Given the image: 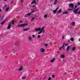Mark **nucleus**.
Listing matches in <instances>:
<instances>
[{"instance_id":"nucleus-9","label":"nucleus","mask_w":80,"mask_h":80,"mask_svg":"<svg viewBox=\"0 0 80 80\" xmlns=\"http://www.w3.org/2000/svg\"><path fill=\"white\" fill-rule=\"evenodd\" d=\"M23 66H20V68L18 69L19 71H22V70L23 69Z\"/></svg>"},{"instance_id":"nucleus-49","label":"nucleus","mask_w":80,"mask_h":80,"mask_svg":"<svg viewBox=\"0 0 80 80\" xmlns=\"http://www.w3.org/2000/svg\"><path fill=\"white\" fill-rule=\"evenodd\" d=\"M70 42V40H69V41H68V42Z\"/></svg>"},{"instance_id":"nucleus-27","label":"nucleus","mask_w":80,"mask_h":80,"mask_svg":"<svg viewBox=\"0 0 80 80\" xmlns=\"http://www.w3.org/2000/svg\"><path fill=\"white\" fill-rule=\"evenodd\" d=\"M44 17H45V18H47V15L45 14L44 15Z\"/></svg>"},{"instance_id":"nucleus-33","label":"nucleus","mask_w":80,"mask_h":80,"mask_svg":"<svg viewBox=\"0 0 80 80\" xmlns=\"http://www.w3.org/2000/svg\"><path fill=\"white\" fill-rule=\"evenodd\" d=\"M65 45V43H64L63 44V45H62V48H63V47H64V45Z\"/></svg>"},{"instance_id":"nucleus-28","label":"nucleus","mask_w":80,"mask_h":80,"mask_svg":"<svg viewBox=\"0 0 80 80\" xmlns=\"http://www.w3.org/2000/svg\"><path fill=\"white\" fill-rule=\"evenodd\" d=\"M67 75V73H64L63 74V76H65Z\"/></svg>"},{"instance_id":"nucleus-8","label":"nucleus","mask_w":80,"mask_h":80,"mask_svg":"<svg viewBox=\"0 0 80 80\" xmlns=\"http://www.w3.org/2000/svg\"><path fill=\"white\" fill-rule=\"evenodd\" d=\"M58 8H56V9L55 10H54L53 11V13H56V12H57V10H58Z\"/></svg>"},{"instance_id":"nucleus-43","label":"nucleus","mask_w":80,"mask_h":80,"mask_svg":"<svg viewBox=\"0 0 80 80\" xmlns=\"http://www.w3.org/2000/svg\"><path fill=\"white\" fill-rule=\"evenodd\" d=\"M32 37H35V36H34V35H32Z\"/></svg>"},{"instance_id":"nucleus-10","label":"nucleus","mask_w":80,"mask_h":80,"mask_svg":"<svg viewBox=\"0 0 80 80\" xmlns=\"http://www.w3.org/2000/svg\"><path fill=\"white\" fill-rule=\"evenodd\" d=\"M58 1V0H54V2L53 3L54 5H56L57 4V2Z\"/></svg>"},{"instance_id":"nucleus-16","label":"nucleus","mask_w":80,"mask_h":80,"mask_svg":"<svg viewBox=\"0 0 80 80\" xmlns=\"http://www.w3.org/2000/svg\"><path fill=\"white\" fill-rule=\"evenodd\" d=\"M27 77H26L23 76L22 77V80H25V79Z\"/></svg>"},{"instance_id":"nucleus-13","label":"nucleus","mask_w":80,"mask_h":80,"mask_svg":"<svg viewBox=\"0 0 80 80\" xmlns=\"http://www.w3.org/2000/svg\"><path fill=\"white\" fill-rule=\"evenodd\" d=\"M28 30H29V28L24 29H23V31H28Z\"/></svg>"},{"instance_id":"nucleus-34","label":"nucleus","mask_w":80,"mask_h":80,"mask_svg":"<svg viewBox=\"0 0 80 80\" xmlns=\"http://www.w3.org/2000/svg\"><path fill=\"white\" fill-rule=\"evenodd\" d=\"M51 80V77H49V78L48 79V80Z\"/></svg>"},{"instance_id":"nucleus-14","label":"nucleus","mask_w":80,"mask_h":80,"mask_svg":"<svg viewBox=\"0 0 80 80\" xmlns=\"http://www.w3.org/2000/svg\"><path fill=\"white\" fill-rule=\"evenodd\" d=\"M55 58H53L51 60V62H55Z\"/></svg>"},{"instance_id":"nucleus-37","label":"nucleus","mask_w":80,"mask_h":80,"mask_svg":"<svg viewBox=\"0 0 80 80\" xmlns=\"http://www.w3.org/2000/svg\"><path fill=\"white\" fill-rule=\"evenodd\" d=\"M48 44H45V46L46 47H47V46H48Z\"/></svg>"},{"instance_id":"nucleus-4","label":"nucleus","mask_w":80,"mask_h":80,"mask_svg":"<svg viewBox=\"0 0 80 80\" xmlns=\"http://www.w3.org/2000/svg\"><path fill=\"white\" fill-rule=\"evenodd\" d=\"M33 3L34 4H37V1H36V0H33L31 4V5H33Z\"/></svg>"},{"instance_id":"nucleus-5","label":"nucleus","mask_w":80,"mask_h":80,"mask_svg":"<svg viewBox=\"0 0 80 80\" xmlns=\"http://www.w3.org/2000/svg\"><path fill=\"white\" fill-rule=\"evenodd\" d=\"M40 52H41V53H44L45 52V49L43 48H41L40 49Z\"/></svg>"},{"instance_id":"nucleus-40","label":"nucleus","mask_w":80,"mask_h":80,"mask_svg":"<svg viewBox=\"0 0 80 80\" xmlns=\"http://www.w3.org/2000/svg\"><path fill=\"white\" fill-rule=\"evenodd\" d=\"M22 21L21 20L19 21V23H22Z\"/></svg>"},{"instance_id":"nucleus-31","label":"nucleus","mask_w":80,"mask_h":80,"mask_svg":"<svg viewBox=\"0 0 80 80\" xmlns=\"http://www.w3.org/2000/svg\"><path fill=\"white\" fill-rule=\"evenodd\" d=\"M75 8H76L77 7V4L75 5Z\"/></svg>"},{"instance_id":"nucleus-24","label":"nucleus","mask_w":80,"mask_h":80,"mask_svg":"<svg viewBox=\"0 0 80 80\" xmlns=\"http://www.w3.org/2000/svg\"><path fill=\"white\" fill-rule=\"evenodd\" d=\"M34 12H35V11H33V10H32L31 12V14H32V13H34Z\"/></svg>"},{"instance_id":"nucleus-11","label":"nucleus","mask_w":80,"mask_h":80,"mask_svg":"<svg viewBox=\"0 0 80 80\" xmlns=\"http://www.w3.org/2000/svg\"><path fill=\"white\" fill-rule=\"evenodd\" d=\"M28 40H32V38L31 36H29L28 38Z\"/></svg>"},{"instance_id":"nucleus-19","label":"nucleus","mask_w":80,"mask_h":80,"mask_svg":"<svg viewBox=\"0 0 80 80\" xmlns=\"http://www.w3.org/2000/svg\"><path fill=\"white\" fill-rule=\"evenodd\" d=\"M63 14H68V12L67 11H65L63 12Z\"/></svg>"},{"instance_id":"nucleus-3","label":"nucleus","mask_w":80,"mask_h":80,"mask_svg":"<svg viewBox=\"0 0 80 80\" xmlns=\"http://www.w3.org/2000/svg\"><path fill=\"white\" fill-rule=\"evenodd\" d=\"M79 10V8H77L73 12L75 13V14H80V11L78 12V11Z\"/></svg>"},{"instance_id":"nucleus-29","label":"nucleus","mask_w":80,"mask_h":80,"mask_svg":"<svg viewBox=\"0 0 80 80\" xmlns=\"http://www.w3.org/2000/svg\"><path fill=\"white\" fill-rule=\"evenodd\" d=\"M34 19H35V18L34 17L33 18L31 19V21H33V20H34Z\"/></svg>"},{"instance_id":"nucleus-21","label":"nucleus","mask_w":80,"mask_h":80,"mask_svg":"<svg viewBox=\"0 0 80 80\" xmlns=\"http://www.w3.org/2000/svg\"><path fill=\"white\" fill-rule=\"evenodd\" d=\"M6 22V21H3V22H2L1 23V25H3V24H4V23H5V22Z\"/></svg>"},{"instance_id":"nucleus-48","label":"nucleus","mask_w":80,"mask_h":80,"mask_svg":"<svg viewBox=\"0 0 80 80\" xmlns=\"http://www.w3.org/2000/svg\"><path fill=\"white\" fill-rule=\"evenodd\" d=\"M36 1L38 2V0H36Z\"/></svg>"},{"instance_id":"nucleus-1","label":"nucleus","mask_w":80,"mask_h":80,"mask_svg":"<svg viewBox=\"0 0 80 80\" xmlns=\"http://www.w3.org/2000/svg\"><path fill=\"white\" fill-rule=\"evenodd\" d=\"M44 28H45V26H43L42 28L41 27H39L38 28H35V31H40L38 33V35H40L42 33H45V30H44Z\"/></svg>"},{"instance_id":"nucleus-46","label":"nucleus","mask_w":80,"mask_h":80,"mask_svg":"<svg viewBox=\"0 0 80 80\" xmlns=\"http://www.w3.org/2000/svg\"><path fill=\"white\" fill-rule=\"evenodd\" d=\"M52 2V0H50V2Z\"/></svg>"},{"instance_id":"nucleus-23","label":"nucleus","mask_w":80,"mask_h":80,"mask_svg":"<svg viewBox=\"0 0 80 80\" xmlns=\"http://www.w3.org/2000/svg\"><path fill=\"white\" fill-rule=\"evenodd\" d=\"M74 40V39L73 38H71L70 40L71 41H72V42H73V40Z\"/></svg>"},{"instance_id":"nucleus-25","label":"nucleus","mask_w":80,"mask_h":80,"mask_svg":"<svg viewBox=\"0 0 80 80\" xmlns=\"http://www.w3.org/2000/svg\"><path fill=\"white\" fill-rule=\"evenodd\" d=\"M61 57L63 58L65 57V56H64V55H61Z\"/></svg>"},{"instance_id":"nucleus-6","label":"nucleus","mask_w":80,"mask_h":80,"mask_svg":"<svg viewBox=\"0 0 80 80\" xmlns=\"http://www.w3.org/2000/svg\"><path fill=\"white\" fill-rule=\"evenodd\" d=\"M12 25V23L10 22L8 26V27L7 29H10L11 28V25Z\"/></svg>"},{"instance_id":"nucleus-36","label":"nucleus","mask_w":80,"mask_h":80,"mask_svg":"<svg viewBox=\"0 0 80 80\" xmlns=\"http://www.w3.org/2000/svg\"><path fill=\"white\" fill-rule=\"evenodd\" d=\"M64 45H65V46H67L68 45V44L66 43V44H65Z\"/></svg>"},{"instance_id":"nucleus-42","label":"nucleus","mask_w":80,"mask_h":80,"mask_svg":"<svg viewBox=\"0 0 80 80\" xmlns=\"http://www.w3.org/2000/svg\"><path fill=\"white\" fill-rule=\"evenodd\" d=\"M78 5H80V3H79V2H78Z\"/></svg>"},{"instance_id":"nucleus-35","label":"nucleus","mask_w":80,"mask_h":80,"mask_svg":"<svg viewBox=\"0 0 80 80\" xmlns=\"http://www.w3.org/2000/svg\"><path fill=\"white\" fill-rule=\"evenodd\" d=\"M72 9H68V10H72Z\"/></svg>"},{"instance_id":"nucleus-41","label":"nucleus","mask_w":80,"mask_h":80,"mask_svg":"<svg viewBox=\"0 0 80 80\" xmlns=\"http://www.w3.org/2000/svg\"><path fill=\"white\" fill-rule=\"evenodd\" d=\"M62 47H60L59 48V50H61V49H62Z\"/></svg>"},{"instance_id":"nucleus-20","label":"nucleus","mask_w":80,"mask_h":80,"mask_svg":"<svg viewBox=\"0 0 80 80\" xmlns=\"http://www.w3.org/2000/svg\"><path fill=\"white\" fill-rule=\"evenodd\" d=\"M61 12H62V9H60L58 12V13H60Z\"/></svg>"},{"instance_id":"nucleus-45","label":"nucleus","mask_w":80,"mask_h":80,"mask_svg":"<svg viewBox=\"0 0 80 80\" xmlns=\"http://www.w3.org/2000/svg\"><path fill=\"white\" fill-rule=\"evenodd\" d=\"M4 1H5V2L6 1H7V0H4Z\"/></svg>"},{"instance_id":"nucleus-22","label":"nucleus","mask_w":80,"mask_h":80,"mask_svg":"<svg viewBox=\"0 0 80 80\" xmlns=\"http://www.w3.org/2000/svg\"><path fill=\"white\" fill-rule=\"evenodd\" d=\"M72 26H74L75 25V22H72Z\"/></svg>"},{"instance_id":"nucleus-2","label":"nucleus","mask_w":80,"mask_h":80,"mask_svg":"<svg viewBox=\"0 0 80 80\" xmlns=\"http://www.w3.org/2000/svg\"><path fill=\"white\" fill-rule=\"evenodd\" d=\"M28 24L27 23H24L22 24H20L18 25V27L19 28V27H25V26H27Z\"/></svg>"},{"instance_id":"nucleus-38","label":"nucleus","mask_w":80,"mask_h":80,"mask_svg":"<svg viewBox=\"0 0 80 80\" xmlns=\"http://www.w3.org/2000/svg\"><path fill=\"white\" fill-rule=\"evenodd\" d=\"M52 77L53 78H55V76L54 75H52Z\"/></svg>"},{"instance_id":"nucleus-51","label":"nucleus","mask_w":80,"mask_h":80,"mask_svg":"<svg viewBox=\"0 0 80 80\" xmlns=\"http://www.w3.org/2000/svg\"><path fill=\"white\" fill-rule=\"evenodd\" d=\"M79 10L80 11V9H79Z\"/></svg>"},{"instance_id":"nucleus-44","label":"nucleus","mask_w":80,"mask_h":80,"mask_svg":"<svg viewBox=\"0 0 80 80\" xmlns=\"http://www.w3.org/2000/svg\"><path fill=\"white\" fill-rule=\"evenodd\" d=\"M0 12H2V9H0Z\"/></svg>"},{"instance_id":"nucleus-15","label":"nucleus","mask_w":80,"mask_h":80,"mask_svg":"<svg viewBox=\"0 0 80 80\" xmlns=\"http://www.w3.org/2000/svg\"><path fill=\"white\" fill-rule=\"evenodd\" d=\"M27 16H30V15H32V13H29L28 14H26Z\"/></svg>"},{"instance_id":"nucleus-12","label":"nucleus","mask_w":80,"mask_h":80,"mask_svg":"<svg viewBox=\"0 0 80 80\" xmlns=\"http://www.w3.org/2000/svg\"><path fill=\"white\" fill-rule=\"evenodd\" d=\"M70 47L69 46H68L67 48V52H68L69 51V49H70Z\"/></svg>"},{"instance_id":"nucleus-47","label":"nucleus","mask_w":80,"mask_h":80,"mask_svg":"<svg viewBox=\"0 0 80 80\" xmlns=\"http://www.w3.org/2000/svg\"><path fill=\"white\" fill-rule=\"evenodd\" d=\"M79 42H80V38L79 39Z\"/></svg>"},{"instance_id":"nucleus-17","label":"nucleus","mask_w":80,"mask_h":80,"mask_svg":"<svg viewBox=\"0 0 80 80\" xmlns=\"http://www.w3.org/2000/svg\"><path fill=\"white\" fill-rule=\"evenodd\" d=\"M76 50V48H75V47H74L72 48V51H75Z\"/></svg>"},{"instance_id":"nucleus-18","label":"nucleus","mask_w":80,"mask_h":80,"mask_svg":"<svg viewBox=\"0 0 80 80\" xmlns=\"http://www.w3.org/2000/svg\"><path fill=\"white\" fill-rule=\"evenodd\" d=\"M9 10V8H7L6 9V12H7Z\"/></svg>"},{"instance_id":"nucleus-32","label":"nucleus","mask_w":80,"mask_h":80,"mask_svg":"<svg viewBox=\"0 0 80 80\" xmlns=\"http://www.w3.org/2000/svg\"><path fill=\"white\" fill-rule=\"evenodd\" d=\"M20 2H21V3H23V0H20Z\"/></svg>"},{"instance_id":"nucleus-30","label":"nucleus","mask_w":80,"mask_h":80,"mask_svg":"<svg viewBox=\"0 0 80 80\" xmlns=\"http://www.w3.org/2000/svg\"><path fill=\"white\" fill-rule=\"evenodd\" d=\"M40 38V35H39L38 36V38Z\"/></svg>"},{"instance_id":"nucleus-39","label":"nucleus","mask_w":80,"mask_h":80,"mask_svg":"<svg viewBox=\"0 0 80 80\" xmlns=\"http://www.w3.org/2000/svg\"><path fill=\"white\" fill-rule=\"evenodd\" d=\"M65 38V37L64 36H63L62 37V39H64V38Z\"/></svg>"},{"instance_id":"nucleus-7","label":"nucleus","mask_w":80,"mask_h":80,"mask_svg":"<svg viewBox=\"0 0 80 80\" xmlns=\"http://www.w3.org/2000/svg\"><path fill=\"white\" fill-rule=\"evenodd\" d=\"M69 6L70 8H73V7H74L73 4L71 3L69 4Z\"/></svg>"},{"instance_id":"nucleus-50","label":"nucleus","mask_w":80,"mask_h":80,"mask_svg":"<svg viewBox=\"0 0 80 80\" xmlns=\"http://www.w3.org/2000/svg\"><path fill=\"white\" fill-rule=\"evenodd\" d=\"M14 52H15V51H14Z\"/></svg>"},{"instance_id":"nucleus-26","label":"nucleus","mask_w":80,"mask_h":80,"mask_svg":"<svg viewBox=\"0 0 80 80\" xmlns=\"http://www.w3.org/2000/svg\"><path fill=\"white\" fill-rule=\"evenodd\" d=\"M12 25H14V21H13V20H12Z\"/></svg>"}]
</instances>
